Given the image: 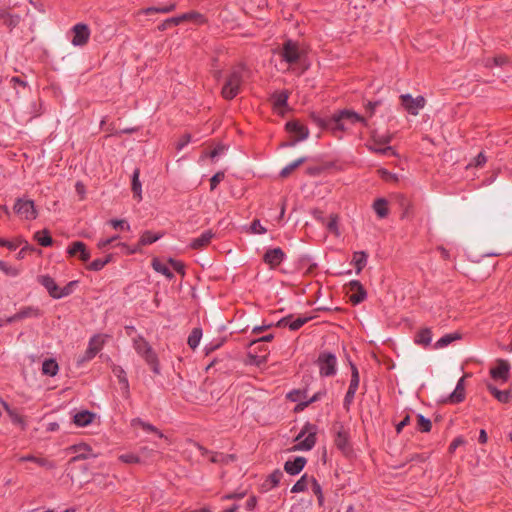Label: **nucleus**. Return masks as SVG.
I'll list each match as a JSON object with an SVG mask.
<instances>
[{"label": "nucleus", "instance_id": "obj_17", "mask_svg": "<svg viewBox=\"0 0 512 512\" xmlns=\"http://www.w3.org/2000/svg\"><path fill=\"white\" fill-rule=\"evenodd\" d=\"M465 397V376H463L458 380L454 391L449 396L441 400L440 403L459 404L465 400Z\"/></svg>", "mask_w": 512, "mask_h": 512}, {"label": "nucleus", "instance_id": "obj_42", "mask_svg": "<svg viewBox=\"0 0 512 512\" xmlns=\"http://www.w3.org/2000/svg\"><path fill=\"white\" fill-rule=\"evenodd\" d=\"M237 459L235 454H224L221 452H214L210 458L212 463L228 464L234 462Z\"/></svg>", "mask_w": 512, "mask_h": 512}, {"label": "nucleus", "instance_id": "obj_4", "mask_svg": "<svg viewBox=\"0 0 512 512\" xmlns=\"http://www.w3.org/2000/svg\"><path fill=\"white\" fill-rule=\"evenodd\" d=\"M294 441L297 443L290 448V451H310L317 441V426L306 422Z\"/></svg>", "mask_w": 512, "mask_h": 512}, {"label": "nucleus", "instance_id": "obj_11", "mask_svg": "<svg viewBox=\"0 0 512 512\" xmlns=\"http://www.w3.org/2000/svg\"><path fill=\"white\" fill-rule=\"evenodd\" d=\"M103 345L104 341L100 339V335H94L91 337L86 351L78 358L77 365L80 366L83 363L92 360L100 352Z\"/></svg>", "mask_w": 512, "mask_h": 512}, {"label": "nucleus", "instance_id": "obj_32", "mask_svg": "<svg viewBox=\"0 0 512 512\" xmlns=\"http://www.w3.org/2000/svg\"><path fill=\"white\" fill-rule=\"evenodd\" d=\"M368 253L366 251H356L353 253L352 264L356 268V274H360L367 265Z\"/></svg>", "mask_w": 512, "mask_h": 512}, {"label": "nucleus", "instance_id": "obj_38", "mask_svg": "<svg viewBox=\"0 0 512 512\" xmlns=\"http://www.w3.org/2000/svg\"><path fill=\"white\" fill-rule=\"evenodd\" d=\"M347 361L349 363L350 369H351V379L348 389L357 390L359 387L360 382V376L357 366L352 362L350 359V356L346 355Z\"/></svg>", "mask_w": 512, "mask_h": 512}, {"label": "nucleus", "instance_id": "obj_29", "mask_svg": "<svg viewBox=\"0 0 512 512\" xmlns=\"http://www.w3.org/2000/svg\"><path fill=\"white\" fill-rule=\"evenodd\" d=\"M309 120L317 125L321 130H329L332 132L330 117H322L319 113L312 111L309 113Z\"/></svg>", "mask_w": 512, "mask_h": 512}, {"label": "nucleus", "instance_id": "obj_55", "mask_svg": "<svg viewBox=\"0 0 512 512\" xmlns=\"http://www.w3.org/2000/svg\"><path fill=\"white\" fill-rule=\"evenodd\" d=\"M23 242H25V239L22 237H18L14 241L0 238V247H6L10 251H15Z\"/></svg>", "mask_w": 512, "mask_h": 512}, {"label": "nucleus", "instance_id": "obj_56", "mask_svg": "<svg viewBox=\"0 0 512 512\" xmlns=\"http://www.w3.org/2000/svg\"><path fill=\"white\" fill-rule=\"evenodd\" d=\"M429 458V456H427L426 454L424 453H414V454H411L404 463H401L399 465H396L394 466L395 469H400L402 467H404L406 465V463H409V462H425L427 459Z\"/></svg>", "mask_w": 512, "mask_h": 512}, {"label": "nucleus", "instance_id": "obj_27", "mask_svg": "<svg viewBox=\"0 0 512 512\" xmlns=\"http://www.w3.org/2000/svg\"><path fill=\"white\" fill-rule=\"evenodd\" d=\"M33 239L41 247H51L54 244V239L52 238L51 232L47 228L35 232L33 235Z\"/></svg>", "mask_w": 512, "mask_h": 512}, {"label": "nucleus", "instance_id": "obj_59", "mask_svg": "<svg viewBox=\"0 0 512 512\" xmlns=\"http://www.w3.org/2000/svg\"><path fill=\"white\" fill-rule=\"evenodd\" d=\"M371 137L377 145H387L393 139V134L378 135L376 131H373Z\"/></svg>", "mask_w": 512, "mask_h": 512}, {"label": "nucleus", "instance_id": "obj_60", "mask_svg": "<svg viewBox=\"0 0 512 512\" xmlns=\"http://www.w3.org/2000/svg\"><path fill=\"white\" fill-rule=\"evenodd\" d=\"M283 477V473L280 469H275L266 479L265 482H270V488H274L279 485L281 479ZM266 483H264L265 485Z\"/></svg>", "mask_w": 512, "mask_h": 512}, {"label": "nucleus", "instance_id": "obj_43", "mask_svg": "<svg viewBox=\"0 0 512 512\" xmlns=\"http://www.w3.org/2000/svg\"><path fill=\"white\" fill-rule=\"evenodd\" d=\"M178 17L182 18V19H180V23L181 24L183 22H187V21H193L195 23L202 24V23H204L206 21L204 15L199 13V12H197V11H190V12L181 14Z\"/></svg>", "mask_w": 512, "mask_h": 512}, {"label": "nucleus", "instance_id": "obj_53", "mask_svg": "<svg viewBox=\"0 0 512 512\" xmlns=\"http://www.w3.org/2000/svg\"><path fill=\"white\" fill-rule=\"evenodd\" d=\"M85 243L83 241H74L67 248V254L70 257L79 256L81 252H84Z\"/></svg>", "mask_w": 512, "mask_h": 512}, {"label": "nucleus", "instance_id": "obj_25", "mask_svg": "<svg viewBox=\"0 0 512 512\" xmlns=\"http://www.w3.org/2000/svg\"><path fill=\"white\" fill-rule=\"evenodd\" d=\"M213 236H214V234L212 233V231L207 230V231L203 232L199 237L193 239L189 246L193 250H199L204 247H207L210 244Z\"/></svg>", "mask_w": 512, "mask_h": 512}, {"label": "nucleus", "instance_id": "obj_21", "mask_svg": "<svg viewBox=\"0 0 512 512\" xmlns=\"http://www.w3.org/2000/svg\"><path fill=\"white\" fill-rule=\"evenodd\" d=\"M307 459L303 456H296L293 460H287L284 463V471L291 475H298L306 466Z\"/></svg>", "mask_w": 512, "mask_h": 512}, {"label": "nucleus", "instance_id": "obj_31", "mask_svg": "<svg viewBox=\"0 0 512 512\" xmlns=\"http://www.w3.org/2000/svg\"><path fill=\"white\" fill-rule=\"evenodd\" d=\"M59 371V365L55 358H46L42 363V374L54 377Z\"/></svg>", "mask_w": 512, "mask_h": 512}, {"label": "nucleus", "instance_id": "obj_26", "mask_svg": "<svg viewBox=\"0 0 512 512\" xmlns=\"http://www.w3.org/2000/svg\"><path fill=\"white\" fill-rule=\"evenodd\" d=\"M1 403H2V406L5 409V411L9 415L12 423L15 425H19L22 430H25L27 424H26L24 417L22 415H20L16 411V409L11 408L10 405L6 401H1Z\"/></svg>", "mask_w": 512, "mask_h": 512}, {"label": "nucleus", "instance_id": "obj_36", "mask_svg": "<svg viewBox=\"0 0 512 512\" xmlns=\"http://www.w3.org/2000/svg\"><path fill=\"white\" fill-rule=\"evenodd\" d=\"M488 391L501 403H509L511 399V393L509 390L501 391L491 383L487 384Z\"/></svg>", "mask_w": 512, "mask_h": 512}, {"label": "nucleus", "instance_id": "obj_7", "mask_svg": "<svg viewBox=\"0 0 512 512\" xmlns=\"http://www.w3.org/2000/svg\"><path fill=\"white\" fill-rule=\"evenodd\" d=\"M279 54L283 61L293 65L301 60L304 52L300 50L298 42L292 39H286L282 44Z\"/></svg>", "mask_w": 512, "mask_h": 512}, {"label": "nucleus", "instance_id": "obj_54", "mask_svg": "<svg viewBox=\"0 0 512 512\" xmlns=\"http://www.w3.org/2000/svg\"><path fill=\"white\" fill-rule=\"evenodd\" d=\"M307 388L293 389L287 393L286 398L291 402H299L302 398L307 397Z\"/></svg>", "mask_w": 512, "mask_h": 512}, {"label": "nucleus", "instance_id": "obj_46", "mask_svg": "<svg viewBox=\"0 0 512 512\" xmlns=\"http://www.w3.org/2000/svg\"><path fill=\"white\" fill-rule=\"evenodd\" d=\"M310 482V477L307 473L303 474L300 479L296 481V483L291 488V493H300L305 492L308 489V483Z\"/></svg>", "mask_w": 512, "mask_h": 512}, {"label": "nucleus", "instance_id": "obj_63", "mask_svg": "<svg viewBox=\"0 0 512 512\" xmlns=\"http://www.w3.org/2000/svg\"><path fill=\"white\" fill-rule=\"evenodd\" d=\"M508 62V58L503 55H497L492 58H488L486 60V67H492V66H503Z\"/></svg>", "mask_w": 512, "mask_h": 512}, {"label": "nucleus", "instance_id": "obj_18", "mask_svg": "<svg viewBox=\"0 0 512 512\" xmlns=\"http://www.w3.org/2000/svg\"><path fill=\"white\" fill-rule=\"evenodd\" d=\"M112 373L117 377L118 382L120 384V389L122 391V396L125 399H128L130 397V385L127 378L126 371L117 364L112 363L111 365Z\"/></svg>", "mask_w": 512, "mask_h": 512}, {"label": "nucleus", "instance_id": "obj_3", "mask_svg": "<svg viewBox=\"0 0 512 512\" xmlns=\"http://www.w3.org/2000/svg\"><path fill=\"white\" fill-rule=\"evenodd\" d=\"M334 433V445L341 453L350 458L354 455V450L350 441V431L340 421H335L331 428Z\"/></svg>", "mask_w": 512, "mask_h": 512}, {"label": "nucleus", "instance_id": "obj_16", "mask_svg": "<svg viewBox=\"0 0 512 512\" xmlns=\"http://www.w3.org/2000/svg\"><path fill=\"white\" fill-rule=\"evenodd\" d=\"M69 450L72 451L73 453H76V455L69 460L70 464L76 463L81 460H86L89 457H96L95 454H91V446L84 442L70 446Z\"/></svg>", "mask_w": 512, "mask_h": 512}, {"label": "nucleus", "instance_id": "obj_6", "mask_svg": "<svg viewBox=\"0 0 512 512\" xmlns=\"http://www.w3.org/2000/svg\"><path fill=\"white\" fill-rule=\"evenodd\" d=\"M315 364L319 367V374L321 377H331L337 372V358L336 355L329 351H321Z\"/></svg>", "mask_w": 512, "mask_h": 512}, {"label": "nucleus", "instance_id": "obj_41", "mask_svg": "<svg viewBox=\"0 0 512 512\" xmlns=\"http://www.w3.org/2000/svg\"><path fill=\"white\" fill-rule=\"evenodd\" d=\"M10 84L15 90L16 96L19 98L23 91L30 90L25 80L18 76H14L10 79Z\"/></svg>", "mask_w": 512, "mask_h": 512}, {"label": "nucleus", "instance_id": "obj_20", "mask_svg": "<svg viewBox=\"0 0 512 512\" xmlns=\"http://www.w3.org/2000/svg\"><path fill=\"white\" fill-rule=\"evenodd\" d=\"M37 281L45 287L50 297L53 299H61L60 287L50 275H39Z\"/></svg>", "mask_w": 512, "mask_h": 512}, {"label": "nucleus", "instance_id": "obj_37", "mask_svg": "<svg viewBox=\"0 0 512 512\" xmlns=\"http://www.w3.org/2000/svg\"><path fill=\"white\" fill-rule=\"evenodd\" d=\"M0 20L3 21L4 25L12 30L19 24L20 17L18 15L8 13L6 10L0 9Z\"/></svg>", "mask_w": 512, "mask_h": 512}, {"label": "nucleus", "instance_id": "obj_28", "mask_svg": "<svg viewBox=\"0 0 512 512\" xmlns=\"http://www.w3.org/2000/svg\"><path fill=\"white\" fill-rule=\"evenodd\" d=\"M140 169L135 168L131 176V190L133 198L138 201L142 200V184L140 182Z\"/></svg>", "mask_w": 512, "mask_h": 512}, {"label": "nucleus", "instance_id": "obj_45", "mask_svg": "<svg viewBox=\"0 0 512 512\" xmlns=\"http://www.w3.org/2000/svg\"><path fill=\"white\" fill-rule=\"evenodd\" d=\"M310 483H311L312 492L317 497V502H318L319 507H323L324 495H323V491H322V487H321L320 483L317 481V479L314 476L310 477Z\"/></svg>", "mask_w": 512, "mask_h": 512}, {"label": "nucleus", "instance_id": "obj_12", "mask_svg": "<svg viewBox=\"0 0 512 512\" xmlns=\"http://www.w3.org/2000/svg\"><path fill=\"white\" fill-rule=\"evenodd\" d=\"M285 252L280 248H270L266 250L263 255V262L266 263L270 269H276L285 259Z\"/></svg>", "mask_w": 512, "mask_h": 512}, {"label": "nucleus", "instance_id": "obj_30", "mask_svg": "<svg viewBox=\"0 0 512 512\" xmlns=\"http://www.w3.org/2000/svg\"><path fill=\"white\" fill-rule=\"evenodd\" d=\"M164 232H152L150 230H145L142 232L139 238V244L142 246L150 245L158 241L164 236Z\"/></svg>", "mask_w": 512, "mask_h": 512}, {"label": "nucleus", "instance_id": "obj_33", "mask_svg": "<svg viewBox=\"0 0 512 512\" xmlns=\"http://www.w3.org/2000/svg\"><path fill=\"white\" fill-rule=\"evenodd\" d=\"M372 207L380 219L386 218L389 214L388 201L385 198H377Z\"/></svg>", "mask_w": 512, "mask_h": 512}, {"label": "nucleus", "instance_id": "obj_35", "mask_svg": "<svg viewBox=\"0 0 512 512\" xmlns=\"http://www.w3.org/2000/svg\"><path fill=\"white\" fill-rule=\"evenodd\" d=\"M131 426L132 427H141L146 432H152L155 433L159 438L164 437L163 433L154 425L143 421L141 418L137 417L131 420Z\"/></svg>", "mask_w": 512, "mask_h": 512}, {"label": "nucleus", "instance_id": "obj_49", "mask_svg": "<svg viewBox=\"0 0 512 512\" xmlns=\"http://www.w3.org/2000/svg\"><path fill=\"white\" fill-rule=\"evenodd\" d=\"M201 337H202L201 328H197V327L193 328V330L191 331V333L187 339L188 346L194 350L199 345Z\"/></svg>", "mask_w": 512, "mask_h": 512}, {"label": "nucleus", "instance_id": "obj_14", "mask_svg": "<svg viewBox=\"0 0 512 512\" xmlns=\"http://www.w3.org/2000/svg\"><path fill=\"white\" fill-rule=\"evenodd\" d=\"M511 365L505 359H498L496 366L490 369V376L494 380H502L503 382L508 381L510 374Z\"/></svg>", "mask_w": 512, "mask_h": 512}, {"label": "nucleus", "instance_id": "obj_58", "mask_svg": "<svg viewBox=\"0 0 512 512\" xmlns=\"http://www.w3.org/2000/svg\"><path fill=\"white\" fill-rule=\"evenodd\" d=\"M377 172H378L379 177L382 180H384L385 182L397 183L399 181V177L397 174L392 173L385 168H380V169H378Z\"/></svg>", "mask_w": 512, "mask_h": 512}, {"label": "nucleus", "instance_id": "obj_23", "mask_svg": "<svg viewBox=\"0 0 512 512\" xmlns=\"http://www.w3.org/2000/svg\"><path fill=\"white\" fill-rule=\"evenodd\" d=\"M396 201L399 207L402 209L400 218L403 219H412L414 212L413 207L410 200L404 194H398L396 196Z\"/></svg>", "mask_w": 512, "mask_h": 512}, {"label": "nucleus", "instance_id": "obj_9", "mask_svg": "<svg viewBox=\"0 0 512 512\" xmlns=\"http://www.w3.org/2000/svg\"><path fill=\"white\" fill-rule=\"evenodd\" d=\"M241 83H242L241 72L238 70L232 71L228 75V77L222 87V91H221L222 97L226 100L234 99L240 92Z\"/></svg>", "mask_w": 512, "mask_h": 512}, {"label": "nucleus", "instance_id": "obj_13", "mask_svg": "<svg viewBox=\"0 0 512 512\" xmlns=\"http://www.w3.org/2000/svg\"><path fill=\"white\" fill-rule=\"evenodd\" d=\"M347 286L353 292L349 298L352 305H358L366 300L367 291L359 280H351Z\"/></svg>", "mask_w": 512, "mask_h": 512}, {"label": "nucleus", "instance_id": "obj_44", "mask_svg": "<svg viewBox=\"0 0 512 512\" xmlns=\"http://www.w3.org/2000/svg\"><path fill=\"white\" fill-rule=\"evenodd\" d=\"M175 8H176V4L171 3V4H169L167 6H163V7H155V6L147 7V8L142 9L141 13H143L145 15H151V14H155V13L166 14V13H170V12L174 11Z\"/></svg>", "mask_w": 512, "mask_h": 512}, {"label": "nucleus", "instance_id": "obj_51", "mask_svg": "<svg viewBox=\"0 0 512 512\" xmlns=\"http://www.w3.org/2000/svg\"><path fill=\"white\" fill-rule=\"evenodd\" d=\"M311 260L312 259L309 255H302L298 260L300 268L308 266L305 272L306 274H312L318 267L316 263H311Z\"/></svg>", "mask_w": 512, "mask_h": 512}, {"label": "nucleus", "instance_id": "obj_40", "mask_svg": "<svg viewBox=\"0 0 512 512\" xmlns=\"http://www.w3.org/2000/svg\"><path fill=\"white\" fill-rule=\"evenodd\" d=\"M414 341L416 344L428 346L432 341V332L429 328H423L416 333Z\"/></svg>", "mask_w": 512, "mask_h": 512}, {"label": "nucleus", "instance_id": "obj_50", "mask_svg": "<svg viewBox=\"0 0 512 512\" xmlns=\"http://www.w3.org/2000/svg\"><path fill=\"white\" fill-rule=\"evenodd\" d=\"M268 355H257V353L248 352L246 364L260 367L267 362Z\"/></svg>", "mask_w": 512, "mask_h": 512}, {"label": "nucleus", "instance_id": "obj_8", "mask_svg": "<svg viewBox=\"0 0 512 512\" xmlns=\"http://www.w3.org/2000/svg\"><path fill=\"white\" fill-rule=\"evenodd\" d=\"M13 212L24 220H35L38 217V210L35 202L31 199L17 198L13 206Z\"/></svg>", "mask_w": 512, "mask_h": 512}, {"label": "nucleus", "instance_id": "obj_57", "mask_svg": "<svg viewBox=\"0 0 512 512\" xmlns=\"http://www.w3.org/2000/svg\"><path fill=\"white\" fill-rule=\"evenodd\" d=\"M312 319H314V316L298 317L295 320H290L289 329L291 331H297Z\"/></svg>", "mask_w": 512, "mask_h": 512}, {"label": "nucleus", "instance_id": "obj_22", "mask_svg": "<svg viewBox=\"0 0 512 512\" xmlns=\"http://www.w3.org/2000/svg\"><path fill=\"white\" fill-rule=\"evenodd\" d=\"M96 413L90 410H82L74 414L72 422L78 427H86L94 422Z\"/></svg>", "mask_w": 512, "mask_h": 512}, {"label": "nucleus", "instance_id": "obj_64", "mask_svg": "<svg viewBox=\"0 0 512 512\" xmlns=\"http://www.w3.org/2000/svg\"><path fill=\"white\" fill-rule=\"evenodd\" d=\"M116 246L121 247L126 255H133L142 252V245H140L139 242L132 247L127 245L126 243H117Z\"/></svg>", "mask_w": 512, "mask_h": 512}, {"label": "nucleus", "instance_id": "obj_48", "mask_svg": "<svg viewBox=\"0 0 512 512\" xmlns=\"http://www.w3.org/2000/svg\"><path fill=\"white\" fill-rule=\"evenodd\" d=\"M461 339V335L459 333H449L442 336L435 343V348H443L454 342L455 340Z\"/></svg>", "mask_w": 512, "mask_h": 512}, {"label": "nucleus", "instance_id": "obj_10", "mask_svg": "<svg viewBox=\"0 0 512 512\" xmlns=\"http://www.w3.org/2000/svg\"><path fill=\"white\" fill-rule=\"evenodd\" d=\"M401 106L411 115H418L419 110L423 109L426 104L424 96L419 95L413 98L411 94H402L399 96Z\"/></svg>", "mask_w": 512, "mask_h": 512}, {"label": "nucleus", "instance_id": "obj_2", "mask_svg": "<svg viewBox=\"0 0 512 512\" xmlns=\"http://www.w3.org/2000/svg\"><path fill=\"white\" fill-rule=\"evenodd\" d=\"M133 348L137 354L144 359L146 364L150 367L151 371L155 375H160L161 367L158 355L142 335H138L133 338Z\"/></svg>", "mask_w": 512, "mask_h": 512}, {"label": "nucleus", "instance_id": "obj_5", "mask_svg": "<svg viewBox=\"0 0 512 512\" xmlns=\"http://www.w3.org/2000/svg\"><path fill=\"white\" fill-rule=\"evenodd\" d=\"M285 131L291 135V140L280 143L279 147H292L300 141H304L309 136V129L307 126L300 123L299 120L293 119L285 124Z\"/></svg>", "mask_w": 512, "mask_h": 512}, {"label": "nucleus", "instance_id": "obj_52", "mask_svg": "<svg viewBox=\"0 0 512 512\" xmlns=\"http://www.w3.org/2000/svg\"><path fill=\"white\" fill-rule=\"evenodd\" d=\"M417 427L418 430L423 433H428L432 429V422L429 418H426L422 414L417 415Z\"/></svg>", "mask_w": 512, "mask_h": 512}, {"label": "nucleus", "instance_id": "obj_47", "mask_svg": "<svg viewBox=\"0 0 512 512\" xmlns=\"http://www.w3.org/2000/svg\"><path fill=\"white\" fill-rule=\"evenodd\" d=\"M306 160H307L306 157H300V158L296 159L295 161H293L292 163H290L289 165H287L280 171V174H279L280 177L287 178L296 168H298L300 165L305 163Z\"/></svg>", "mask_w": 512, "mask_h": 512}, {"label": "nucleus", "instance_id": "obj_24", "mask_svg": "<svg viewBox=\"0 0 512 512\" xmlns=\"http://www.w3.org/2000/svg\"><path fill=\"white\" fill-rule=\"evenodd\" d=\"M290 92L286 89L282 91H276L271 95V99L273 100V108L279 109L284 108L286 111L289 110L288 107V99Z\"/></svg>", "mask_w": 512, "mask_h": 512}, {"label": "nucleus", "instance_id": "obj_19", "mask_svg": "<svg viewBox=\"0 0 512 512\" xmlns=\"http://www.w3.org/2000/svg\"><path fill=\"white\" fill-rule=\"evenodd\" d=\"M40 316H42V311L38 307L25 306V307H22L16 314L8 317L5 320V323L11 324V323L20 321V320L28 318V317H40Z\"/></svg>", "mask_w": 512, "mask_h": 512}, {"label": "nucleus", "instance_id": "obj_39", "mask_svg": "<svg viewBox=\"0 0 512 512\" xmlns=\"http://www.w3.org/2000/svg\"><path fill=\"white\" fill-rule=\"evenodd\" d=\"M20 461H22V462L31 461L33 463H36L38 466L46 467L47 469H53L55 467V464L53 462L49 461L48 459L43 458V457H36L34 455L22 456L20 458Z\"/></svg>", "mask_w": 512, "mask_h": 512}, {"label": "nucleus", "instance_id": "obj_62", "mask_svg": "<svg viewBox=\"0 0 512 512\" xmlns=\"http://www.w3.org/2000/svg\"><path fill=\"white\" fill-rule=\"evenodd\" d=\"M180 19L181 18H179L178 16L167 18L161 24H159L157 28L159 31H165L172 26H178L181 24Z\"/></svg>", "mask_w": 512, "mask_h": 512}, {"label": "nucleus", "instance_id": "obj_61", "mask_svg": "<svg viewBox=\"0 0 512 512\" xmlns=\"http://www.w3.org/2000/svg\"><path fill=\"white\" fill-rule=\"evenodd\" d=\"M167 263L178 273L180 274L182 277L185 276V264L180 261V260H177V259H174L172 257H169L167 259Z\"/></svg>", "mask_w": 512, "mask_h": 512}, {"label": "nucleus", "instance_id": "obj_1", "mask_svg": "<svg viewBox=\"0 0 512 512\" xmlns=\"http://www.w3.org/2000/svg\"><path fill=\"white\" fill-rule=\"evenodd\" d=\"M356 123H361L364 127H368L367 119L352 109L337 110L330 116L332 134L334 136H337V132L347 131L349 129L348 125Z\"/></svg>", "mask_w": 512, "mask_h": 512}, {"label": "nucleus", "instance_id": "obj_34", "mask_svg": "<svg viewBox=\"0 0 512 512\" xmlns=\"http://www.w3.org/2000/svg\"><path fill=\"white\" fill-rule=\"evenodd\" d=\"M151 266L156 272L164 275L168 280H172L175 277L174 273L169 269V267L162 263L158 257H154L152 259Z\"/></svg>", "mask_w": 512, "mask_h": 512}, {"label": "nucleus", "instance_id": "obj_15", "mask_svg": "<svg viewBox=\"0 0 512 512\" xmlns=\"http://www.w3.org/2000/svg\"><path fill=\"white\" fill-rule=\"evenodd\" d=\"M72 31V44L74 46H83L88 42L90 37V29L87 24L78 23L73 26Z\"/></svg>", "mask_w": 512, "mask_h": 512}]
</instances>
